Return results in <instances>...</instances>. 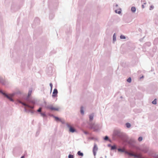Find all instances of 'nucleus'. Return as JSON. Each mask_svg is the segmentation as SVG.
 Segmentation results:
<instances>
[{
  "label": "nucleus",
  "mask_w": 158,
  "mask_h": 158,
  "mask_svg": "<svg viewBox=\"0 0 158 158\" xmlns=\"http://www.w3.org/2000/svg\"><path fill=\"white\" fill-rule=\"evenodd\" d=\"M112 138L122 145H125L128 142L129 139L127 135L117 130L113 131Z\"/></svg>",
  "instance_id": "f257e3e1"
},
{
  "label": "nucleus",
  "mask_w": 158,
  "mask_h": 158,
  "mask_svg": "<svg viewBox=\"0 0 158 158\" xmlns=\"http://www.w3.org/2000/svg\"><path fill=\"white\" fill-rule=\"evenodd\" d=\"M0 92H1L2 94H3L8 99H9L10 101H13V100L12 98V97L14 95V94H10L9 95H7L5 94V93H4L2 92V91H0Z\"/></svg>",
  "instance_id": "f03ea898"
},
{
  "label": "nucleus",
  "mask_w": 158,
  "mask_h": 158,
  "mask_svg": "<svg viewBox=\"0 0 158 158\" xmlns=\"http://www.w3.org/2000/svg\"><path fill=\"white\" fill-rule=\"evenodd\" d=\"M47 108L52 110H56L58 111L59 110V108L57 107H54L52 105H50L47 106Z\"/></svg>",
  "instance_id": "7ed1b4c3"
},
{
  "label": "nucleus",
  "mask_w": 158,
  "mask_h": 158,
  "mask_svg": "<svg viewBox=\"0 0 158 158\" xmlns=\"http://www.w3.org/2000/svg\"><path fill=\"white\" fill-rule=\"evenodd\" d=\"M109 147H111V150H114L115 152H116L117 149V146L115 145L112 146L111 144H109Z\"/></svg>",
  "instance_id": "20e7f679"
},
{
  "label": "nucleus",
  "mask_w": 158,
  "mask_h": 158,
  "mask_svg": "<svg viewBox=\"0 0 158 158\" xmlns=\"http://www.w3.org/2000/svg\"><path fill=\"white\" fill-rule=\"evenodd\" d=\"M98 150V147L96 144H95L93 148V152L94 156L95 155L96 152Z\"/></svg>",
  "instance_id": "39448f33"
},
{
  "label": "nucleus",
  "mask_w": 158,
  "mask_h": 158,
  "mask_svg": "<svg viewBox=\"0 0 158 158\" xmlns=\"http://www.w3.org/2000/svg\"><path fill=\"white\" fill-rule=\"evenodd\" d=\"M57 93L58 91L57 89H54L53 92V94L52 95V97H55L57 96Z\"/></svg>",
  "instance_id": "423d86ee"
},
{
  "label": "nucleus",
  "mask_w": 158,
  "mask_h": 158,
  "mask_svg": "<svg viewBox=\"0 0 158 158\" xmlns=\"http://www.w3.org/2000/svg\"><path fill=\"white\" fill-rule=\"evenodd\" d=\"M91 128L93 129L94 131H96L98 129V126H95L94 125H93L91 127Z\"/></svg>",
  "instance_id": "0eeeda50"
},
{
  "label": "nucleus",
  "mask_w": 158,
  "mask_h": 158,
  "mask_svg": "<svg viewBox=\"0 0 158 158\" xmlns=\"http://www.w3.org/2000/svg\"><path fill=\"white\" fill-rule=\"evenodd\" d=\"M153 43L154 45L158 44V38H156L154 39Z\"/></svg>",
  "instance_id": "6e6552de"
},
{
  "label": "nucleus",
  "mask_w": 158,
  "mask_h": 158,
  "mask_svg": "<svg viewBox=\"0 0 158 158\" xmlns=\"http://www.w3.org/2000/svg\"><path fill=\"white\" fill-rule=\"evenodd\" d=\"M136 10V9L135 7V6H132L131 7V11L133 13H135V12Z\"/></svg>",
  "instance_id": "1a4fd4ad"
},
{
  "label": "nucleus",
  "mask_w": 158,
  "mask_h": 158,
  "mask_svg": "<svg viewBox=\"0 0 158 158\" xmlns=\"http://www.w3.org/2000/svg\"><path fill=\"white\" fill-rule=\"evenodd\" d=\"M125 126L127 128H130L131 126V124L129 123H125Z\"/></svg>",
  "instance_id": "9d476101"
},
{
  "label": "nucleus",
  "mask_w": 158,
  "mask_h": 158,
  "mask_svg": "<svg viewBox=\"0 0 158 158\" xmlns=\"http://www.w3.org/2000/svg\"><path fill=\"white\" fill-rule=\"evenodd\" d=\"M54 118H55V120L56 121H60V122H61L62 123H63L64 122V121H63L62 120V119H61L59 118H58L57 117L55 116V117H54Z\"/></svg>",
  "instance_id": "9b49d317"
},
{
  "label": "nucleus",
  "mask_w": 158,
  "mask_h": 158,
  "mask_svg": "<svg viewBox=\"0 0 158 158\" xmlns=\"http://www.w3.org/2000/svg\"><path fill=\"white\" fill-rule=\"evenodd\" d=\"M116 40V37L115 33H114L113 36V41L114 43Z\"/></svg>",
  "instance_id": "f8f14e48"
},
{
  "label": "nucleus",
  "mask_w": 158,
  "mask_h": 158,
  "mask_svg": "<svg viewBox=\"0 0 158 158\" xmlns=\"http://www.w3.org/2000/svg\"><path fill=\"white\" fill-rule=\"evenodd\" d=\"M69 131L70 132H73L75 131V130L71 127H69Z\"/></svg>",
  "instance_id": "ddd939ff"
},
{
  "label": "nucleus",
  "mask_w": 158,
  "mask_h": 158,
  "mask_svg": "<svg viewBox=\"0 0 158 158\" xmlns=\"http://www.w3.org/2000/svg\"><path fill=\"white\" fill-rule=\"evenodd\" d=\"M152 103L154 105H156L157 104V99H155L152 102Z\"/></svg>",
  "instance_id": "4468645a"
},
{
  "label": "nucleus",
  "mask_w": 158,
  "mask_h": 158,
  "mask_svg": "<svg viewBox=\"0 0 158 158\" xmlns=\"http://www.w3.org/2000/svg\"><path fill=\"white\" fill-rule=\"evenodd\" d=\"M120 39L123 40L125 39L126 38V36L123 35H121L120 36Z\"/></svg>",
  "instance_id": "2eb2a0df"
},
{
  "label": "nucleus",
  "mask_w": 158,
  "mask_h": 158,
  "mask_svg": "<svg viewBox=\"0 0 158 158\" xmlns=\"http://www.w3.org/2000/svg\"><path fill=\"white\" fill-rule=\"evenodd\" d=\"M145 45L148 47H149L151 45V43L150 42H148L145 43Z\"/></svg>",
  "instance_id": "dca6fc26"
},
{
  "label": "nucleus",
  "mask_w": 158,
  "mask_h": 158,
  "mask_svg": "<svg viewBox=\"0 0 158 158\" xmlns=\"http://www.w3.org/2000/svg\"><path fill=\"white\" fill-rule=\"evenodd\" d=\"M117 150H118V152H123L124 151V150L122 149L121 148H117Z\"/></svg>",
  "instance_id": "f3484780"
},
{
  "label": "nucleus",
  "mask_w": 158,
  "mask_h": 158,
  "mask_svg": "<svg viewBox=\"0 0 158 158\" xmlns=\"http://www.w3.org/2000/svg\"><path fill=\"white\" fill-rule=\"evenodd\" d=\"M127 81L128 82V83H131V77H129L127 79Z\"/></svg>",
  "instance_id": "a211bd4d"
},
{
  "label": "nucleus",
  "mask_w": 158,
  "mask_h": 158,
  "mask_svg": "<svg viewBox=\"0 0 158 158\" xmlns=\"http://www.w3.org/2000/svg\"><path fill=\"white\" fill-rule=\"evenodd\" d=\"M22 104L24 106H27V107H29V108H33V106H28V105H27V104H24V103H22Z\"/></svg>",
  "instance_id": "6ab92c4d"
},
{
  "label": "nucleus",
  "mask_w": 158,
  "mask_h": 158,
  "mask_svg": "<svg viewBox=\"0 0 158 158\" xmlns=\"http://www.w3.org/2000/svg\"><path fill=\"white\" fill-rule=\"evenodd\" d=\"M94 115H89V118L90 121H92L93 119Z\"/></svg>",
  "instance_id": "aec40b11"
},
{
  "label": "nucleus",
  "mask_w": 158,
  "mask_h": 158,
  "mask_svg": "<svg viewBox=\"0 0 158 158\" xmlns=\"http://www.w3.org/2000/svg\"><path fill=\"white\" fill-rule=\"evenodd\" d=\"M77 154H78V155L81 156H83V153L82 152H81L80 151H78V152Z\"/></svg>",
  "instance_id": "412c9836"
},
{
  "label": "nucleus",
  "mask_w": 158,
  "mask_h": 158,
  "mask_svg": "<svg viewBox=\"0 0 158 158\" xmlns=\"http://www.w3.org/2000/svg\"><path fill=\"white\" fill-rule=\"evenodd\" d=\"M143 139V138L142 137L140 136L138 138V140L140 142Z\"/></svg>",
  "instance_id": "4be33fe9"
},
{
  "label": "nucleus",
  "mask_w": 158,
  "mask_h": 158,
  "mask_svg": "<svg viewBox=\"0 0 158 158\" xmlns=\"http://www.w3.org/2000/svg\"><path fill=\"white\" fill-rule=\"evenodd\" d=\"M81 114H83L84 113V111L83 110V107H81Z\"/></svg>",
  "instance_id": "5701e85b"
},
{
  "label": "nucleus",
  "mask_w": 158,
  "mask_h": 158,
  "mask_svg": "<svg viewBox=\"0 0 158 158\" xmlns=\"http://www.w3.org/2000/svg\"><path fill=\"white\" fill-rule=\"evenodd\" d=\"M31 93H32V91L31 90H29L28 92V97H30L31 94Z\"/></svg>",
  "instance_id": "b1692460"
},
{
  "label": "nucleus",
  "mask_w": 158,
  "mask_h": 158,
  "mask_svg": "<svg viewBox=\"0 0 158 158\" xmlns=\"http://www.w3.org/2000/svg\"><path fill=\"white\" fill-rule=\"evenodd\" d=\"M121 12H122L121 9V8H119V10L117 14H120L121 13Z\"/></svg>",
  "instance_id": "393cba45"
},
{
  "label": "nucleus",
  "mask_w": 158,
  "mask_h": 158,
  "mask_svg": "<svg viewBox=\"0 0 158 158\" xmlns=\"http://www.w3.org/2000/svg\"><path fill=\"white\" fill-rule=\"evenodd\" d=\"M155 23L158 25V17L156 19L155 21Z\"/></svg>",
  "instance_id": "a878e982"
},
{
  "label": "nucleus",
  "mask_w": 158,
  "mask_h": 158,
  "mask_svg": "<svg viewBox=\"0 0 158 158\" xmlns=\"http://www.w3.org/2000/svg\"><path fill=\"white\" fill-rule=\"evenodd\" d=\"M154 8V6L153 5H151L150 7L149 10H152Z\"/></svg>",
  "instance_id": "bb28decb"
},
{
  "label": "nucleus",
  "mask_w": 158,
  "mask_h": 158,
  "mask_svg": "<svg viewBox=\"0 0 158 158\" xmlns=\"http://www.w3.org/2000/svg\"><path fill=\"white\" fill-rule=\"evenodd\" d=\"M69 158H74L73 156L71 155H69Z\"/></svg>",
  "instance_id": "cd10ccee"
},
{
  "label": "nucleus",
  "mask_w": 158,
  "mask_h": 158,
  "mask_svg": "<svg viewBox=\"0 0 158 158\" xmlns=\"http://www.w3.org/2000/svg\"><path fill=\"white\" fill-rule=\"evenodd\" d=\"M123 153H124L128 155L129 152H128L127 151L124 150Z\"/></svg>",
  "instance_id": "c85d7f7f"
},
{
  "label": "nucleus",
  "mask_w": 158,
  "mask_h": 158,
  "mask_svg": "<svg viewBox=\"0 0 158 158\" xmlns=\"http://www.w3.org/2000/svg\"><path fill=\"white\" fill-rule=\"evenodd\" d=\"M40 114H41V115L43 117H45L46 115L44 113H40Z\"/></svg>",
  "instance_id": "c756f323"
},
{
  "label": "nucleus",
  "mask_w": 158,
  "mask_h": 158,
  "mask_svg": "<svg viewBox=\"0 0 158 158\" xmlns=\"http://www.w3.org/2000/svg\"><path fill=\"white\" fill-rule=\"evenodd\" d=\"M108 139V137L107 136H106L104 138V139L105 140H107Z\"/></svg>",
  "instance_id": "7c9ffc66"
},
{
  "label": "nucleus",
  "mask_w": 158,
  "mask_h": 158,
  "mask_svg": "<svg viewBox=\"0 0 158 158\" xmlns=\"http://www.w3.org/2000/svg\"><path fill=\"white\" fill-rule=\"evenodd\" d=\"M41 108H40L38 110H37V111L39 112H40L41 111Z\"/></svg>",
  "instance_id": "2f4dec72"
},
{
  "label": "nucleus",
  "mask_w": 158,
  "mask_h": 158,
  "mask_svg": "<svg viewBox=\"0 0 158 158\" xmlns=\"http://www.w3.org/2000/svg\"><path fill=\"white\" fill-rule=\"evenodd\" d=\"M50 85L51 87V90H52V83H50Z\"/></svg>",
  "instance_id": "473e14b6"
},
{
  "label": "nucleus",
  "mask_w": 158,
  "mask_h": 158,
  "mask_svg": "<svg viewBox=\"0 0 158 158\" xmlns=\"http://www.w3.org/2000/svg\"><path fill=\"white\" fill-rule=\"evenodd\" d=\"M132 153L129 152L128 155H129V156H132Z\"/></svg>",
  "instance_id": "72a5a7b5"
},
{
  "label": "nucleus",
  "mask_w": 158,
  "mask_h": 158,
  "mask_svg": "<svg viewBox=\"0 0 158 158\" xmlns=\"http://www.w3.org/2000/svg\"><path fill=\"white\" fill-rule=\"evenodd\" d=\"M144 76L142 75L141 77H140V78H140V79H142V78H144Z\"/></svg>",
  "instance_id": "f704fd0d"
},
{
  "label": "nucleus",
  "mask_w": 158,
  "mask_h": 158,
  "mask_svg": "<svg viewBox=\"0 0 158 158\" xmlns=\"http://www.w3.org/2000/svg\"><path fill=\"white\" fill-rule=\"evenodd\" d=\"M138 31H140V32H141L142 31V30L140 28H139V29H138Z\"/></svg>",
  "instance_id": "c9c22d12"
},
{
  "label": "nucleus",
  "mask_w": 158,
  "mask_h": 158,
  "mask_svg": "<svg viewBox=\"0 0 158 158\" xmlns=\"http://www.w3.org/2000/svg\"><path fill=\"white\" fill-rule=\"evenodd\" d=\"M118 12V10H115V12L116 13H117Z\"/></svg>",
  "instance_id": "e433bc0d"
},
{
  "label": "nucleus",
  "mask_w": 158,
  "mask_h": 158,
  "mask_svg": "<svg viewBox=\"0 0 158 158\" xmlns=\"http://www.w3.org/2000/svg\"><path fill=\"white\" fill-rule=\"evenodd\" d=\"M135 157L138 158L139 157V156L137 155H135Z\"/></svg>",
  "instance_id": "4c0bfd02"
},
{
  "label": "nucleus",
  "mask_w": 158,
  "mask_h": 158,
  "mask_svg": "<svg viewBox=\"0 0 158 158\" xmlns=\"http://www.w3.org/2000/svg\"><path fill=\"white\" fill-rule=\"evenodd\" d=\"M141 6H142V8H144V5H142Z\"/></svg>",
  "instance_id": "58836bf2"
},
{
  "label": "nucleus",
  "mask_w": 158,
  "mask_h": 158,
  "mask_svg": "<svg viewBox=\"0 0 158 158\" xmlns=\"http://www.w3.org/2000/svg\"><path fill=\"white\" fill-rule=\"evenodd\" d=\"M135 155L133 154H132V156H133V157H135Z\"/></svg>",
  "instance_id": "ea45409f"
},
{
  "label": "nucleus",
  "mask_w": 158,
  "mask_h": 158,
  "mask_svg": "<svg viewBox=\"0 0 158 158\" xmlns=\"http://www.w3.org/2000/svg\"><path fill=\"white\" fill-rule=\"evenodd\" d=\"M118 5L117 4H116V5H115V6L116 7H117L118 6Z\"/></svg>",
  "instance_id": "a19ab883"
},
{
  "label": "nucleus",
  "mask_w": 158,
  "mask_h": 158,
  "mask_svg": "<svg viewBox=\"0 0 158 158\" xmlns=\"http://www.w3.org/2000/svg\"><path fill=\"white\" fill-rule=\"evenodd\" d=\"M109 142H111V140L110 138H109Z\"/></svg>",
  "instance_id": "79ce46f5"
},
{
  "label": "nucleus",
  "mask_w": 158,
  "mask_h": 158,
  "mask_svg": "<svg viewBox=\"0 0 158 158\" xmlns=\"http://www.w3.org/2000/svg\"><path fill=\"white\" fill-rule=\"evenodd\" d=\"M21 158H24V156H23Z\"/></svg>",
  "instance_id": "37998d69"
},
{
  "label": "nucleus",
  "mask_w": 158,
  "mask_h": 158,
  "mask_svg": "<svg viewBox=\"0 0 158 158\" xmlns=\"http://www.w3.org/2000/svg\"><path fill=\"white\" fill-rule=\"evenodd\" d=\"M120 98H123V97H122V96H121V97H120Z\"/></svg>",
  "instance_id": "c03bdc74"
},
{
  "label": "nucleus",
  "mask_w": 158,
  "mask_h": 158,
  "mask_svg": "<svg viewBox=\"0 0 158 158\" xmlns=\"http://www.w3.org/2000/svg\"><path fill=\"white\" fill-rule=\"evenodd\" d=\"M146 2H145V3H143V4H146Z\"/></svg>",
  "instance_id": "a18cd8bd"
},
{
  "label": "nucleus",
  "mask_w": 158,
  "mask_h": 158,
  "mask_svg": "<svg viewBox=\"0 0 158 158\" xmlns=\"http://www.w3.org/2000/svg\"><path fill=\"white\" fill-rule=\"evenodd\" d=\"M110 155H111V156H112V154H111V153H110Z\"/></svg>",
  "instance_id": "49530a36"
}]
</instances>
